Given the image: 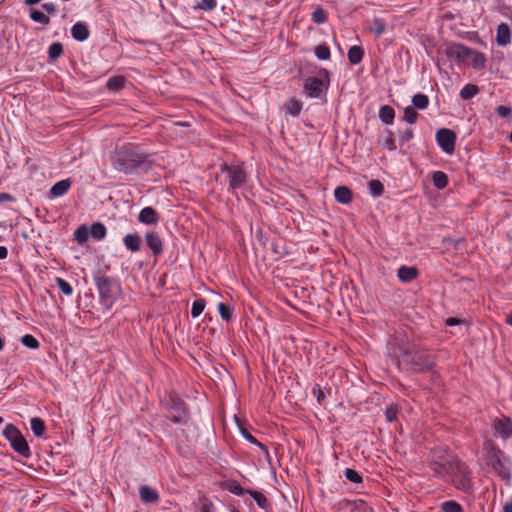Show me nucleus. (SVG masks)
Wrapping results in <instances>:
<instances>
[{
  "label": "nucleus",
  "mask_w": 512,
  "mask_h": 512,
  "mask_svg": "<svg viewBox=\"0 0 512 512\" xmlns=\"http://www.w3.org/2000/svg\"><path fill=\"white\" fill-rule=\"evenodd\" d=\"M125 79L122 76H113L107 81V88L109 90L118 91L124 86Z\"/></svg>",
  "instance_id": "nucleus-36"
},
{
  "label": "nucleus",
  "mask_w": 512,
  "mask_h": 512,
  "mask_svg": "<svg viewBox=\"0 0 512 512\" xmlns=\"http://www.w3.org/2000/svg\"><path fill=\"white\" fill-rule=\"evenodd\" d=\"M71 186V182L69 179H64L56 182L50 189V194L52 197H61L65 195Z\"/></svg>",
  "instance_id": "nucleus-19"
},
{
  "label": "nucleus",
  "mask_w": 512,
  "mask_h": 512,
  "mask_svg": "<svg viewBox=\"0 0 512 512\" xmlns=\"http://www.w3.org/2000/svg\"><path fill=\"white\" fill-rule=\"evenodd\" d=\"M30 427L36 437H41L45 432V423L41 418L34 417L30 421Z\"/></svg>",
  "instance_id": "nucleus-28"
},
{
  "label": "nucleus",
  "mask_w": 512,
  "mask_h": 512,
  "mask_svg": "<svg viewBox=\"0 0 512 512\" xmlns=\"http://www.w3.org/2000/svg\"><path fill=\"white\" fill-rule=\"evenodd\" d=\"M205 305H206V302L204 299H202V298L196 299L192 303L191 316L193 318L199 317L202 314V312L204 311Z\"/></svg>",
  "instance_id": "nucleus-38"
},
{
  "label": "nucleus",
  "mask_w": 512,
  "mask_h": 512,
  "mask_svg": "<svg viewBox=\"0 0 512 512\" xmlns=\"http://www.w3.org/2000/svg\"><path fill=\"white\" fill-rule=\"evenodd\" d=\"M173 421H174L175 423H180V422H182V418H181V417H177V416H175V417L173 418Z\"/></svg>",
  "instance_id": "nucleus-61"
},
{
  "label": "nucleus",
  "mask_w": 512,
  "mask_h": 512,
  "mask_svg": "<svg viewBox=\"0 0 512 512\" xmlns=\"http://www.w3.org/2000/svg\"><path fill=\"white\" fill-rule=\"evenodd\" d=\"M389 354L397 358V364L400 368L413 371L422 370L420 357L412 355L407 349L401 348L399 354L397 352L389 351Z\"/></svg>",
  "instance_id": "nucleus-9"
},
{
  "label": "nucleus",
  "mask_w": 512,
  "mask_h": 512,
  "mask_svg": "<svg viewBox=\"0 0 512 512\" xmlns=\"http://www.w3.org/2000/svg\"><path fill=\"white\" fill-rule=\"evenodd\" d=\"M139 494L144 503H157L159 501L157 491L149 486H141Z\"/></svg>",
  "instance_id": "nucleus-18"
},
{
  "label": "nucleus",
  "mask_w": 512,
  "mask_h": 512,
  "mask_svg": "<svg viewBox=\"0 0 512 512\" xmlns=\"http://www.w3.org/2000/svg\"><path fill=\"white\" fill-rule=\"evenodd\" d=\"M247 494L253 498V500L256 502L257 506L264 510L268 511L270 508L269 501L267 497L260 491L257 490H247Z\"/></svg>",
  "instance_id": "nucleus-20"
},
{
  "label": "nucleus",
  "mask_w": 512,
  "mask_h": 512,
  "mask_svg": "<svg viewBox=\"0 0 512 512\" xmlns=\"http://www.w3.org/2000/svg\"><path fill=\"white\" fill-rule=\"evenodd\" d=\"M497 113L500 117L506 118L511 114V108L508 106L500 105L497 107Z\"/></svg>",
  "instance_id": "nucleus-52"
},
{
  "label": "nucleus",
  "mask_w": 512,
  "mask_h": 512,
  "mask_svg": "<svg viewBox=\"0 0 512 512\" xmlns=\"http://www.w3.org/2000/svg\"><path fill=\"white\" fill-rule=\"evenodd\" d=\"M145 242L148 248L152 251L154 255H159L163 251V243L156 232H148L145 235Z\"/></svg>",
  "instance_id": "nucleus-13"
},
{
  "label": "nucleus",
  "mask_w": 512,
  "mask_h": 512,
  "mask_svg": "<svg viewBox=\"0 0 512 512\" xmlns=\"http://www.w3.org/2000/svg\"><path fill=\"white\" fill-rule=\"evenodd\" d=\"M368 190L372 197H380L384 192V186L379 180H371L368 182Z\"/></svg>",
  "instance_id": "nucleus-30"
},
{
  "label": "nucleus",
  "mask_w": 512,
  "mask_h": 512,
  "mask_svg": "<svg viewBox=\"0 0 512 512\" xmlns=\"http://www.w3.org/2000/svg\"><path fill=\"white\" fill-rule=\"evenodd\" d=\"M509 139L512 142V132L510 133Z\"/></svg>",
  "instance_id": "nucleus-64"
},
{
  "label": "nucleus",
  "mask_w": 512,
  "mask_h": 512,
  "mask_svg": "<svg viewBox=\"0 0 512 512\" xmlns=\"http://www.w3.org/2000/svg\"><path fill=\"white\" fill-rule=\"evenodd\" d=\"M302 107L303 103L295 98L288 100L285 104L286 112L293 117H297L301 113Z\"/></svg>",
  "instance_id": "nucleus-24"
},
{
  "label": "nucleus",
  "mask_w": 512,
  "mask_h": 512,
  "mask_svg": "<svg viewBox=\"0 0 512 512\" xmlns=\"http://www.w3.org/2000/svg\"><path fill=\"white\" fill-rule=\"evenodd\" d=\"M62 53H63V47L58 42L52 43L48 48V56L50 59L55 60V59L59 58Z\"/></svg>",
  "instance_id": "nucleus-43"
},
{
  "label": "nucleus",
  "mask_w": 512,
  "mask_h": 512,
  "mask_svg": "<svg viewBox=\"0 0 512 512\" xmlns=\"http://www.w3.org/2000/svg\"><path fill=\"white\" fill-rule=\"evenodd\" d=\"M182 406H183V404H182L181 402H178V403H177V407H178V409H179V410H181V411H183V407H182Z\"/></svg>",
  "instance_id": "nucleus-62"
},
{
  "label": "nucleus",
  "mask_w": 512,
  "mask_h": 512,
  "mask_svg": "<svg viewBox=\"0 0 512 512\" xmlns=\"http://www.w3.org/2000/svg\"><path fill=\"white\" fill-rule=\"evenodd\" d=\"M398 409L396 406H389L386 408L385 417L388 422H393L397 419Z\"/></svg>",
  "instance_id": "nucleus-49"
},
{
  "label": "nucleus",
  "mask_w": 512,
  "mask_h": 512,
  "mask_svg": "<svg viewBox=\"0 0 512 512\" xmlns=\"http://www.w3.org/2000/svg\"><path fill=\"white\" fill-rule=\"evenodd\" d=\"M94 283L99 294V304L108 311L121 295V286L107 276H95Z\"/></svg>",
  "instance_id": "nucleus-4"
},
{
  "label": "nucleus",
  "mask_w": 512,
  "mask_h": 512,
  "mask_svg": "<svg viewBox=\"0 0 512 512\" xmlns=\"http://www.w3.org/2000/svg\"><path fill=\"white\" fill-rule=\"evenodd\" d=\"M30 18L32 21H34L36 23H40V24H44V25L49 23V17L47 15H45L43 12L36 10V9H32L30 11Z\"/></svg>",
  "instance_id": "nucleus-40"
},
{
  "label": "nucleus",
  "mask_w": 512,
  "mask_h": 512,
  "mask_svg": "<svg viewBox=\"0 0 512 512\" xmlns=\"http://www.w3.org/2000/svg\"><path fill=\"white\" fill-rule=\"evenodd\" d=\"M386 29V23L383 19L374 17L370 30L377 36H381Z\"/></svg>",
  "instance_id": "nucleus-33"
},
{
  "label": "nucleus",
  "mask_w": 512,
  "mask_h": 512,
  "mask_svg": "<svg viewBox=\"0 0 512 512\" xmlns=\"http://www.w3.org/2000/svg\"><path fill=\"white\" fill-rule=\"evenodd\" d=\"M348 59L351 64H359L364 56L363 49L360 46H351L348 50Z\"/></svg>",
  "instance_id": "nucleus-26"
},
{
  "label": "nucleus",
  "mask_w": 512,
  "mask_h": 512,
  "mask_svg": "<svg viewBox=\"0 0 512 512\" xmlns=\"http://www.w3.org/2000/svg\"><path fill=\"white\" fill-rule=\"evenodd\" d=\"M221 171L227 174L229 187L232 190L240 189L246 183V174L240 166L224 165Z\"/></svg>",
  "instance_id": "nucleus-10"
},
{
  "label": "nucleus",
  "mask_w": 512,
  "mask_h": 512,
  "mask_svg": "<svg viewBox=\"0 0 512 512\" xmlns=\"http://www.w3.org/2000/svg\"><path fill=\"white\" fill-rule=\"evenodd\" d=\"M312 20L316 24H323L327 20V15H326L325 11L321 7H318L312 13Z\"/></svg>",
  "instance_id": "nucleus-46"
},
{
  "label": "nucleus",
  "mask_w": 512,
  "mask_h": 512,
  "mask_svg": "<svg viewBox=\"0 0 512 512\" xmlns=\"http://www.w3.org/2000/svg\"><path fill=\"white\" fill-rule=\"evenodd\" d=\"M329 85V73L322 69L318 77H309L304 83V93L309 98H319Z\"/></svg>",
  "instance_id": "nucleus-7"
},
{
  "label": "nucleus",
  "mask_w": 512,
  "mask_h": 512,
  "mask_svg": "<svg viewBox=\"0 0 512 512\" xmlns=\"http://www.w3.org/2000/svg\"><path fill=\"white\" fill-rule=\"evenodd\" d=\"M3 435L9 441L15 452H17L22 457H30L31 450L29 445L17 427L12 424L6 425L3 431Z\"/></svg>",
  "instance_id": "nucleus-6"
},
{
  "label": "nucleus",
  "mask_w": 512,
  "mask_h": 512,
  "mask_svg": "<svg viewBox=\"0 0 512 512\" xmlns=\"http://www.w3.org/2000/svg\"><path fill=\"white\" fill-rule=\"evenodd\" d=\"M397 276L402 282H411L417 276V269L415 267L401 266L397 271Z\"/></svg>",
  "instance_id": "nucleus-22"
},
{
  "label": "nucleus",
  "mask_w": 512,
  "mask_h": 512,
  "mask_svg": "<svg viewBox=\"0 0 512 512\" xmlns=\"http://www.w3.org/2000/svg\"><path fill=\"white\" fill-rule=\"evenodd\" d=\"M8 255L7 248L4 246H0V259H5Z\"/></svg>",
  "instance_id": "nucleus-58"
},
{
  "label": "nucleus",
  "mask_w": 512,
  "mask_h": 512,
  "mask_svg": "<svg viewBox=\"0 0 512 512\" xmlns=\"http://www.w3.org/2000/svg\"><path fill=\"white\" fill-rule=\"evenodd\" d=\"M503 512H512V500L504 504Z\"/></svg>",
  "instance_id": "nucleus-57"
},
{
  "label": "nucleus",
  "mask_w": 512,
  "mask_h": 512,
  "mask_svg": "<svg viewBox=\"0 0 512 512\" xmlns=\"http://www.w3.org/2000/svg\"><path fill=\"white\" fill-rule=\"evenodd\" d=\"M432 181L437 189H444L448 184V177L442 171H436L432 175Z\"/></svg>",
  "instance_id": "nucleus-29"
},
{
  "label": "nucleus",
  "mask_w": 512,
  "mask_h": 512,
  "mask_svg": "<svg viewBox=\"0 0 512 512\" xmlns=\"http://www.w3.org/2000/svg\"><path fill=\"white\" fill-rule=\"evenodd\" d=\"M446 55L477 70L484 68L486 64V57L483 53L468 48L463 44L450 45L446 49Z\"/></svg>",
  "instance_id": "nucleus-3"
},
{
  "label": "nucleus",
  "mask_w": 512,
  "mask_h": 512,
  "mask_svg": "<svg viewBox=\"0 0 512 512\" xmlns=\"http://www.w3.org/2000/svg\"><path fill=\"white\" fill-rule=\"evenodd\" d=\"M3 346H4V341H3V339L0 337V351L2 350Z\"/></svg>",
  "instance_id": "nucleus-63"
},
{
  "label": "nucleus",
  "mask_w": 512,
  "mask_h": 512,
  "mask_svg": "<svg viewBox=\"0 0 512 512\" xmlns=\"http://www.w3.org/2000/svg\"><path fill=\"white\" fill-rule=\"evenodd\" d=\"M14 200V197L8 193H0V203L3 202H11Z\"/></svg>",
  "instance_id": "nucleus-55"
},
{
  "label": "nucleus",
  "mask_w": 512,
  "mask_h": 512,
  "mask_svg": "<svg viewBox=\"0 0 512 512\" xmlns=\"http://www.w3.org/2000/svg\"><path fill=\"white\" fill-rule=\"evenodd\" d=\"M414 137V132L412 129H405L400 133V143L405 144L408 143Z\"/></svg>",
  "instance_id": "nucleus-50"
},
{
  "label": "nucleus",
  "mask_w": 512,
  "mask_h": 512,
  "mask_svg": "<svg viewBox=\"0 0 512 512\" xmlns=\"http://www.w3.org/2000/svg\"><path fill=\"white\" fill-rule=\"evenodd\" d=\"M486 460L489 465L503 478L510 477V463L502 450L496 447L491 441L484 443Z\"/></svg>",
  "instance_id": "nucleus-5"
},
{
  "label": "nucleus",
  "mask_w": 512,
  "mask_h": 512,
  "mask_svg": "<svg viewBox=\"0 0 512 512\" xmlns=\"http://www.w3.org/2000/svg\"><path fill=\"white\" fill-rule=\"evenodd\" d=\"M243 437L250 442L251 444L257 445L259 448H261L263 451H266V447L257 441L255 437H253L250 433L246 431H242Z\"/></svg>",
  "instance_id": "nucleus-51"
},
{
  "label": "nucleus",
  "mask_w": 512,
  "mask_h": 512,
  "mask_svg": "<svg viewBox=\"0 0 512 512\" xmlns=\"http://www.w3.org/2000/svg\"><path fill=\"white\" fill-rule=\"evenodd\" d=\"M42 7L48 12L52 13L56 11V5L52 2L44 3Z\"/></svg>",
  "instance_id": "nucleus-54"
},
{
  "label": "nucleus",
  "mask_w": 512,
  "mask_h": 512,
  "mask_svg": "<svg viewBox=\"0 0 512 512\" xmlns=\"http://www.w3.org/2000/svg\"><path fill=\"white\" fill-rule=\"evenodd\" d=\"M145 161L146 156L144 154L119 148L113 155L112 165L117 171L130 174L140 169L145 164Z\"/></svg>",
  "instance_id": "nucleus-1"
},
{
  "label": "nucleus",
  "mask_w": 512,
  "mask_h": 512,
  "mask_svg": "<svg viewBox=\"0 0 512 512\" xmlns=\"http://www.w3.org/2000/svg\"><path fill=\"white\" fill-rule=\"evenodd\" d=\"M462 323H464V321H462L458 318L450 317V318L446 319V325H448V326H456V325H460Z\"/></svg>",
  "instance_id": "nucleus-53"
},
{
  "label": "nucleus",
  "mask_w": 512,
  "mask_h": 512,
  "mask_svg": "<svg viewBox=\"0 0 512 512\" xmlns=\"http://www.w3.org/2000/svg\"><path fill=\"white\" fill-rule=\"evenodd\" d=\"M56 281V285L57 287L59 288V290L66 296H71L72 293H73V288L72 286L70 285V283H68L66 280L60 278V277H57L55 279Z\"/></svg>",
  "instance_id": "nucleus-41"
},
{
  "label": "nucleus",
  "mask_w": 512,
  "mask_h": 512,
  "mask_svg": "<svg viewBox=\"0 0 512 512\" xmlns=\"http://www.w3.org/2000/svg\"><path fill=\"white\" fill-rule=\"evenodd\" d=\"M141 243V237L137 233H129L123 238L125 248L132 253H136L140 250Z\"/></svg>",
  "instance_id": "nucleus-17"
},
{
  "label": "nucleus",
  "mask_w": 512,
  "mask_h": 512,
  "mask_svg": "<svg viewBox=\"0 0 512 512\" xmlns=\"http://www.w3.org/2000/svg\"><path fill=\"white\" fill-rule=\"evenodd\" d=\"M458 462L456 458L448 453L444 446H437L431 451L428 466L435 477L445 479Z\"/></svg>",
  "instance_id": "nucleus-2"
},
{
  "label": "nucleus",
  "mask_w": 512,
  "mask_h": 512,
  "mask_svg": "<svg viewBox=\"0 0 512 512\" xmlns=\"http://www.w3.org/2000/svg\"><path fill=\"white\" fill-rule=\"evenodd\" d=\"M218 312L221 318L225 321H229L233 316V309L224 303L218 304Z\"/></svg>",
  "instance_id": "nucleus-45"
},
{
  "label": "nucleus",
  "mask_w": 512,
  "mask_h": 512,
  "mask_svg": "<svg viewBox=\"0 0 512 512\" xmlns=\"http://www.w3.org/2000/svg\"><path fill=\"white\" fill-rule=\"evenodd\" d=\"M71 35L74 40L83 42L89 38L90 32L85 22H76L71 28Z\"/></svg>",
  "instance_id": "nucleus-14"
},
{
  "label": "nucleus",
  "mask_w": 512,
  "mask_h": 512,
  "mask_svg": "<svg viewBox=\"0 0 512 512\" xmlns=\"http://www.w3.org/2000/svg\"><path fill=\"white\" fill-rule=\"evenodd\" d=\"M334 196L336 201L341 204H349L352 201V192L346 186H338L334 190Z\"/></svg>",
  "instance_id": "nucleus-21"
},
{
  "label": "nucleus",
  "mask_w": 512,
  "mask_h": 512,
  "mask_svg": "<svg viewBox=\"0 0 512 512\" xmlns=\"http://www.w3.org/2000/svg\"><path fill=\"white\" fill-rule=\"evenodd\" d=\"M313 391H314V394L316 395L318 401H321V399L325 397V393L320 387L314 388Z\"/></svg>",
  "instance_id": "nucleus-56"
},
{
  "label": "nucleus",
  "mask_w": 512,
  "mask_h": 512,
  "mask_svg": "<svg viewBox=\"0 0 512 512\" xmlns=\"http://www.w3.org/2000/svg\"><path fill=\"white\" fill-rule=\"evenodd\" d=\"M217 6V0H200L194 6V10L212 11Z\"/></svg>",
  "instance_id": "nucleus-37"
},
{
  "label": "nucleus",
  "mask_w": 512,
  "mask_h": 512,
  "mask_svg": "<svg viewBox=\"0 0 512 512\" xmlns=\"http://www.w3.org/2000/svg\"><path fill=\"white\" fill-rule=\"evenodd\" d=\"M511 41L510 27L506 23H500L496 29V43L499 46H507Z\"/></svg>",
  "instance_id": "nucleus-15"
},
{
  "label": "nucleus",
  "mask_w": 512,
  "mask_h": 512,
  "mask_svg": "<svg viewBox=\"0 0 512 512\" xmlns=\"http://www.w3.org/2000/svg\"><path fill=\"white\" fill-rule=\"evenodd\" d=\"M478 93V88L473 84H466L460 90V97L464 100L472 99Z\"/></svg>",
  "instance_id": "nucleus-34"
},
{
  "label": "nucleus",
  "mask_w": 512,
  "mask_h": 512,
  "mask_svg": "<svg viewBox=\"0 0 512 512\" xmlns=\"http://www.w3.org/2000/svg\"><path fill=\"white\" fill-rule=\"evenodd\" d=\"M505 317H506V323L508 325L512 326V311L509 313H506Z\"/></svg>",
  "instance_id": "nucleus-59"
},
{
  "label": "nucleus",
  "mask_w": 512,
  "mask_h": 512,
  "mask_svg": "<svg viewBox=\"0 0 512 512\" xmlns=\"http://www.w3.org/2000/svg\"><path fill=\"white\" fill-rule=\"evenodd\" d=\"M74 237L78 243H85L90 237L89 228L84 225L78 227L74 232Z\"/></svg>",
  "instance_id": "nucleus-35"
},
{
  "label": "nucleus",
  "mask_w": 512,
  "mask_h": 512,
  "mask_svg": "<svg viewBox=\"0 0 512 512\" xmlns=\"http://www.w3.org/2000/svg\"><path fill=\"white\" fill-rule=\"evenodd\" d=\"M446 478H451L455 487L459 490L468 492L473 489V484L467 467L458 461L453 470Z\"/></svg>",
  "instance_id": "nucleus-8"
},
{
  "label": "nucleus",
  "mask_w": 512,
  "mask_h": 512,
  "mask_svg": "<svg viewBox=\"0 0 512 512\" xmlns=\"http://www.w3.org/2000/svg\"><path fill=\"white\" fill-rule=\"evenodd\" d=\"M441 508L443 512H462L461 505L454 500L443 502Z\"/></svg>",
  "instance_id": "nucleus-42"
},
{
  "label": "nucleus",
  "mask_w": 512,
  "mask_h": 512,
  "mask_svg": "<svg viewBox=\"0 0 512 512\" xmlns=\"http://www.w3.org/2000/svg\"><path fill=\"white\" fill-rule=\"evenodd\" d=\"M412 107L419 110H425L429 106V98L426 94L417 93L412 97Z\"/></svg>",
  "instance_id": "nucleus-27"
},
{
  "label": "nucleus",
  "mask_w": 512,
  "mask_h": 512,
  "mask_svg": "<svg viewBox=\"0 0 512 512\" xmlns=\"http://www.w3.org/2000/svg\"><path fill=\"white\" fill-rule=\"evenodd\" d=\"M379 119L386 125H392L395 118V111L389 105H383L379 109Z\"/></svg>",
  "instance_id": "nucleus-23"
},
{
  "label": "nucleus",
  "mask_w": 512,
  "mask_h": 512,
  "mask_svg": "<svg viewBox=\"0 0 512 512\" xmlns=\"http://www.w3.org/2000/svg\"><path fill=\"white\" fill-rule=\"evenodd\" d=\"M21 343L30 349H37L39 347V341L31 334L22 336Z\"/></svg>",
  "instance_id": "nucleus-44"
},
{
  "label": "nucleus",
  "mask_w": 512,
  "mask_h": 512,
  "mask_svg": "<svg viewBox=\"0 0 512 512\" xmlns=\"http://www.w3.org/2000/svg\"><path fill=\"white\" fill-rule=\"evenodd\" d=\"M494 435L507 440L512 437V420L509 417L502 416L496 418L492 425Z\"/></svg>",
  "instance_id": "nucleus-12"
},
{
  "label": "nucleus",
  "mask_w": 512,
  "mask_h": 512,
  "mask_svg": "<svg viewBox=\"0 0 512 512\" xmlns=\"http://www.w3.org/2000/svg\"><path fill=\"white\" fill-rule=\"evenodd\" d=\"M89 233L92 238L95 240H102L105 238L107 229L104 224L100 222L93 223L89 228Z\"/></svg>",
  "instance_id": "nucleus-25"
},
{
  "label": "nucleus",
  "mask_w": 512,
  "mask_h": 512,
  "mask_svg": "<svg viewBox=\"0 0 512 512\" xmlns=\"http://www.w3.org/2000/svg\"><path fill=\"white\" fill-rule=\"evenodd\" d=\"M314 53L319 60H328L331 56L330 49L325 44L316 46Z\"/></svg>",
  "instance_id": "nucleus-39"
},
{
  "label": "nucleus",
  "mask_w": 512,
  "mask_h": 512,
  "mask_svg": "<svg viewBox=\"0 0 512 512\" xmlns=\"http://www.w3.org/2000/svg\"><path fill=\"white\" fill-rule=\"evenodd\" d=\"M228 490L229 492L236 496H242L244 494H247L248 489L243 488L238 482L233 481L229 484Z\"/></svg>",
  "instance_id": "nucleus-47"
},
{
  "label": "nucleus",
  "mask_w": 512,
  "mask_h": 512,
  "mask_svg": "<svg viewBox=\"0 0 512 512\" xmlns=\"http://www.w3.org/2000/svg\"><path fill=\"white\" fill-rule=\"evenodd\" d=\"M345 476L352 483L358 484V483L362 482V477L354 469L347 468L346 471H345Z\"/></svg>",
  "instance_id": "nucleus-48"
},
{
  "label": "nucleus",
  "mask_w": 512,
  "mask_h": 512,
  "mask_svg": "<svg viewBox=\"0 0 512 512\" xmlns=\"http://www.w3.org/2000/svg\"><path fill=\"white\" fill-rule=\"evenodd\" d=\"M417 118H418V113L414 107H412V106L405 107V109L403 111V120L407 124H409V125L415 124L417 121Z\"/></svg>",
  "instance_id": "nucleus-32"
},
{
  "label": "nucleus",
  "mask_w": 512,
  "mask_h": 512,
  "mask_svg": "<svg viewBox=\"0 0 512 512\" xmlns=\"http://www.w3.org/2000/svg\"><path fill=\"white\" fill-rule=\"evenodd\" d=\"M436 142L443 152L453 154L455 151L456 134L447 128H441L436 132Z\"/></svg>",
  "instance_id": "nucleus-11"
},
{
  "label": "nucleus",
  "mask_w": 512,
  "mask_h": 512,
  "mask_svg": "<svg viewBox=\"0 0 512 512\" xmlns=\"http://www.w3.org/2000/svg\"><path fill=\"white\" fill-rule=\"evenodd\" d=\"M42 0H25V3L29 6H33L35 4L40 3Z\"/></svg>",
  "instance_id": "nucleus-60"
},
{
  "label": "nucleus",
  "mask_w": 512,
  "mask_h": 512,
  "mask_svg": "<svg viewBox=\"0 0 512 512\" xmlns=\"http://www.w3.org/2000/svg\"><path fill=\"white\" fill-rule=\"evenodd\" d=\"M381 145L384 149L389 151H395L396 150V143L394 139V135L391 131H387L386 134L381 139Z\"/></svg>",
  "instance_id": "nucleus-31"
},
{
  "label": "nucleus",
  "mask_w": 512,
  "mask_h": 512,
  "mask_svg": "<svg viewBox=\"0 0 512 512\" xmlns=\"http://www.w3.org/2000/svg\"><path fill=\"white\" fill-rule=\"evenodd\" d=\"M159 218L155 209L152 207H144L138 214V221L145 225H154L158 222Z\"/></svg>",
  "instance_id": "nucleus-16"
}]
</instances>
